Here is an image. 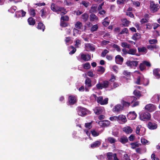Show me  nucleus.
I'll use <instances>...</instances> for the list:
<instances>
[{
  "instance_id": "obj_1",
  "label": "nucleus",
  "mask_w": 160,
  "mask_h": 160,
  "mask_svg": "<svg viewBox=\"0 0 160 160\" xmlns=\"http://www.w3.org/2000/svg\"><path fill=\"white\" fill-rule=\"evenodd\" d=\"M51 8L53 11L56 12L58 14L60 13L61 15L65 14L67 12L64 8L59 7L53 3L52 4Z\"/></svg>"
},
{
  "instance_id": "obj_2",
  "label": "nucleus",
  "mask_w": 160,
  "mask_h": 160,
  "mask_svg": "<svg viewBox=\"0 0 160 160\" xmlns=\"http://www.w3.org/2000/svg\"><path fill=\"white\" fill-rule=\"evenodd\" d=\"M136 100L137 98L134 96L129 97L128 98L127 101L123 100L122 102L123 106L127 107L130 106V103H133Z\"/></svg>"
},
{
  "instance_id": "obj_3",
  "label": "nucleus",
  "mask_w": 160,
  "mask_h": 160,
  "mask_svg": "<svg viewBox=\"0 0 160 160\" xmlns=\"http://www.w3.org/2000/svg\"><path fill=\"white\" fill-rule=\"evenodd\" d=\"M92 95L95 99L97 98V102L100 104L105 105L108 103V98H106L103 100L102 96H101L97 98L96 95L93 94Z\"/></svg>"
},
{
  "instance_id": "obj_4",
  "label": "nucleus",
  "mask_w": 160,
  "mask_h": 160,
  "mask_svg": "<svg viewBox=\"0 0 160 160\" xmlns=\"http://www.w3.org/2000/svg\"><path fill=\"white\" fill-rule=\"evenodd\" d=\"M139 117L140 119L142 121L149 120L151 118L150 114L147 112H142Z\"/></svg>"
},
{
  "instance_id": "obj_5",
  "label": "nucleus",
  "mask_w": 160,
  "mask_h": 160,
  "mask_svg": "<svg viewBox=\"0 0 160 160\" xmlns=\"http://www.w3.org/2000/svg\"><path fill=\"white\" fill-rule=\"evenodd\" d=\"M78 115L83 116L89 113V111L85 108L79 107L78 108Z\"/></svg>"
},
{
  "instance_id": "obj_6",
  "label": "nucleus",
  "mask_w": 160,
  "mask_h": 160,
  "mask_svg": "<svg viewBox=\"0 0 160 160\" xmlns=\"http://www.w3.org/2000/svg\"><path fill=\"white\" fill-rule=\"evenodd\" d=\"M145 129L144 128L139 125L136 128V133L140 136H143L145 134Z\"/></svg>"
},
{
  "instance_id": "obj_7",
  "label": "nucleus",
  "mask_w": 160,
  "mask_h": 160,
  "mask_svg": "<svg viewBox=\"0 0 160 160\" xmlns=\"http://www.w3.org/2000/svg\"><path fill=\"white\" fill-rule=\"evenodd\" d=\"M126 63L128 66L135 69L138 64V62L136 61H129L127 62Z\"/></svg>"
},
{
  "instance_id": "obj_8",
  "label": "nucleus",
  "mask_w": 160,
  "mask_h": 160,
  "mask_svg": "<svg viewBox=\"0 0 160 160\" xmlns=\"http://www.w3.org/2000/svg\"><path fill=\"white\" fill-rule=\"evenodd\" d=\"M77 98L75 96L70 95L68 98L69 105H71L74 104L77 101Z\"/></svg>"
},
{
  "instance_id": "obj_9",
  "label": "nucleus",
  "mask_w": 160,
  "mask_h": 160,
  "mask_svg": "<svg viewBox=\"0 0 160 160\" xmlns=\"http://www.w3.org/2000/svg\"><path fill=\"white\" fill-rule=\"evenodd\" d=\"M107 160H118L116 154H113L112 152H108L107 154Z\"/></svg>"
},
{
  "instance_id": "obj_10",
  "label": "nucleus",
  "mask_w": 160,
  "mask_h": 160,
  "mask_svg": "<svg viewBox=\"0 0 160 160\" xmlns=\"http://www.w3.org/2000/svg\"><path fill=\"white\" fill-rule=\"evenodd\" d=\"M118 121L120 123H124L126 122L127 120L125 116L120 115L117 116Z\"/></svg>"
},
{
  "instance_id": "obj_11",
  "label": "nucleus",
  "mask_w": 160,
  "mask_h": 160,
  "mask_svg": "<svg viewBox=\"0 0 160 160\" xmlns=\"http://www.w3.org/2000/svg\"><path fill=\"white\" fill-rule=\"evenodd\" d=\"M85 48L87 51H94L95 49L94 46L92 44L90 43L85 44Z\"/></svg>"
},
{
  "instance_id": "obj_12",
  "label": "nucleus",
  "mask_w": 160,
  "mask_h": 160,
  "mask_svg": "<svg viewBox=\"0 0 160 160\" xmlns=\"http://www.w3.org/2000/svg\"><path fill=\"white\" fill-rule=\"evenodd\" d=\"M145 109L150 112H152L156 109L155 106L152 104L147 105L145 107Z\"/></svg>"
},
{
  "instance_id": "obj_13",
  "label": "nucleus",
  "mask_w": 160,
  "mask_h": 160,
  "mask_svg": "<svg viewBox=\"0 0 160 160\" xmlns=\"http://www.w3.org/2000/svg\"><path fill=\"white\" fill-rule=\"evenodd\" d=\"M137 115L134 111L130 112L127 115L128 118L131 120L135 119L136 118Z\"/></svg>"
},
{
  "instance_id": "obj_14",
  "label": "nucleus",
  "mask_w": 160,
  "mask_h": 160,
  "mask_svg": "<svg viewBox=\"0 0 160 160\" xmlns=\"http://www.w3.org/2000/svg\"><path fill=\"white\" fill-rule=\"evenodd\" d=\"M123 109V107L120 104L116 105L113 108L112 111L114 112H119Z\"/></svg>"
},
{
  "instance_id": "obj_15",
  "label": "nucleus",
  "mask_w": 160,
  "mask_h": 160,
  "mask_svg": "<svg viewBox=\"0 0 160 160\" xmlns=\"http://www.w3.org/2000/svg\"><path fill=\"white\" fill-rule=\"evenodd\" d=\"M26 14V12L22 10L17 11L16 12L15 17L16 18H18L21 17H24Z\"/></svg>"
},
{
  "instance_id": "obj_16",
  "label": "nucleus",
  "mask_w": 160,
  "mask_h": 160,
  "mask_svg": "<svg viewBox=\"0 0 160 160\" xmlns=\"http://www.w3.org/2000/svg\"><path fill=\"white\" fill-rule=\"evenodd\" d=\"M158 5L155 4L153 2L150 3V8L151 10L153 12L157 11L159 9Z\"/></svg>"
},
{
  "instance_id": "obj_17",
  "label": "nucleus",
  "mask_w": 160,
  "mask_h": 160,
  "mask_svg": "<svg viewBox=\"0 0 160 160\" xmlns=\"http://www.w3.org/2000/svg\"><path fill=\"white\" fill-rule=\"evenodd\" d=\"M103 110L104 108L102 107H97L94 109V111L96 114H99L103 112Z\"/></svg>"
},
{
  "instance_id": "obj_18",
  "label": "nucleus",
  "mask_w": 160,
  "mask_h": 160,
  "mask_svg": "<svg viewBox=\"0 0 160 160\" xmlns=\"http://www.w3.org/2000/svg\"><path fill=\"white\" fill-rule=\"evenodd\" d=\"M143 78V76L142 75L140 74L137 77L136 80L135 81V83L137 84H142V82Z\"/></svg>"
},
{
  "instance_id": "obj_19",
  "label": "nucleus",
  "mask_w": 160,
  "mask_h": 160,
  "mask_svg": "<svg viewBox=\"0 0 160 160\" xmlns=\"http://www.w3.org/2000/svg\"><path fill=\"white\" fill-rule=\"evenodd\" d=\"M81 58L84 61H88L90 59L91 56L88 54H81Z\"/></svg>"
},
{
  "instance_id": "obj_20",
  "label": "nucleus",
  "mask_w": 160,
  "mask_h": 160,
  "mask_svg": "<svg viewBox=\"0 0 160 160\" xmlns=\"http://www.w3.org/2000/svg\"><path fill=\"white\" fill-rule=\"evenodd\" d=\"M123 130V131L127 134L131 133L133 131L132 128L129 126H127L124 127Z\"/></svg>"
},
{
  "instance_id": "obj_21",
  "label": "nucleus",
  "mask_w": 160,
  "mask_h": 160,
  "mask_svg": "<svg viewBox=\"0 0 160 160\" xmlns=\"http://www.w3.org/2000/svg\"><path fill=\"white\" fill-rule=\"evenodd\" d=\"M160 95L158 94H156L153 96L151 99L152 102L153 103L158 102L159 101Z\"/></svg>"
},
{
  "instance_id": "obj_22",
  "label": "nucleus",
  "mask_w": 160,
  "mask_h": 160,
  "mask_svg": "<svg viewBox=\"0 0 160 160\" xmlns=\"http://www.w3.org/2000/svg\"><path fill=\"white\" fill-rule=\"evenodd\" d=\"M116 62L118 64H122L123 61V58L120 55H118L115 57Z\"/></svg>"
},
{
  "instance_id": "obj_23",
  "label": "nucleus",
  "mask_w": 160,
  "mask_h": 160,
  "mask_svg": "<svg viewBox=\"0 0 160 160\" xmlns=\"http://www.w3.org/2000/svg\"><path fill=\"white\" fill-rule=\"evenodd\" d=\"M111 82L108 81H105L103 82L102 84L103 88H108V90H110Z\"/></svg>"
},
{
  "instance_id": "obj_24",
  "label": "nucleus",
  "mask_w": 160,
  "mask_h": 160,
  "mask_svg": "<svg viewBox=\"0 0 160 160\" xmlns=\"http://www.w3.org/2000/svg\"><path fill=\"white\" fill-rule=\"evenodd\" d=\"M154 75L157 78H160V69H155L153 70Z\"/></svg>"
},
{
  "instance_id": "obj_25",
  "label": "nucleus",
  "mask_w": 160,
  "mask_h": 160,
  "mask_svg": "<svg viewBox=\"0 0 160 160\" xmlns=\"http://www.w3.org/2000/svg\"><path fill=\"white\" fill-rule=\"evenodd\" d=\"M148 127L150 129H155L157 127L156 124L155 123L149 122L148 124Z\"/></svg>"
},
{
  "instance_id": "obj_26",
  "label": "nucleus",
  "mask_w": 160,
  "mask_h": 160,
  "mask_svg": "<svg viewBox=\"0 0 160 160\" xmlns=\"http://www.w3.org/2000/svg\"><path fill=\"white\" fill-rule=\"evenodd\" d=\"M128 141V138L125 136H122L119 139V141L123 144L127 142Z\"/></svg>"
},
{
  "instance_id": "obj_27",
  "label": "nucleus",
  "mask_w": 160,
  "mask_h": 160,
  "mask_svg": "<svg viewBox=\"0 0 160 160\" xmlns=\"http://www.w3.org/2000/svg\"><path fill=\"white\" fill-rule=\"evenodd\" d=\"M101 144V141H97L91 145V147L94 148L98 147Z\"/></svg>"
},
{
  "instance_id": "obj_28",
  "label": "nucleus",
  "mask_w": 160,
  "mask_h": 160,
  "mask_svg": "<svg viewBox=\"0 0 160 160\" xmlns=\"http://www.w3.org/2000/svg\"><path fill=\"white\" fill-rule=\"evenodd\" d=\"M85 84L86 87L88 88H90L92 86L91 81L89 78H87L85 81Z\"/></svg>"
},
{
  "instance_id": "obj_29",
  "label": "nucleus",
  "mask_w": 160,
  "mask_h": 160,
  "mask_svg": "<svg viewBox=\"0 0 160 160\" xmlns=\"http://www.w3.org/2000/svg\"><path fill=\"white\" fill-rule=\"evenodd\" d=\"M90 20L91 21H98V18L94 14H92L90 16Z\"/></svg>"
},
{
  "instance_id": "obj_30",
  "label": "nucleus",
  "mask_w": 160,
  "mask_h": 160,
  "mask_svg": "<svg viewBox=\"0 0 160 160\" xmlns=\"http://www.w3.org/2000/svg\"><path fill=\"white\" fill-rule=\"evenodd\" d=\"M159 48V46L156 45H150L147 46V48L151 50H152L154 49H158Z\"/></svg>"
},
{
  "instance_id": "obj_31",
  "label": "nucleus",
  "mask_w": 160,
  "mask_h": 160,
  "mask_svg": "<svg viewBox=\"0 0 160 160\" xmlns=\"http://www.w3.org/2000/svg\"><path fill=\"white\" fill-rule=\"evenodd\" d=\"M28 21L29 25H34L36 23L35 19L32 18H29Z\"/></svg>"
},
{
  "instance_id": "obj_32",
  "label": "nucleus",
  "mask_w": 160,
  "mask_h": 160,
  "mask_svg": "<svg viewBox=\"0 0 160 160\" xmlns=\"http://www.w3.org/2000/svg\"><path fill=\"white\" fill-rule=\"evenodd\" d=\"M137 50L136 48H130L128 50V54L135 55L136 54Z\"/></svg>"
},
{
  "instance_id": "obj_33",
  "label": "nucleus",
  "mask_w": 160,
  "mask_h": 160,
  "mask_svg": "<svg viewBox=\"0 0 160 160\" xmlns=\"http://www.w3.org/2000/svg\"><path fill=\"white\" fill-rule=\"evenodd\" d=\"M37 28L38 29L44 31L45 29V26L42 23L39 22L38 24Z\"/></svg>"
},
{
  "instance_id": "obj_34",
  "label": "nucleus",
  "mask_w": 160,
  "mask_h": 160,
  "mask_svg": "<svg viewBox=\"0 0 160 160\" xmlns=\"http://www.w3.org/2000/svg\"><path fill=\"white\" fill-rule=\"evenodd\" d=\"M138 52H139L146 53L147 51L146 48L144 47H138Z\"/></svg>"
},
{
  "instance_id": "obj_35",
  "label": "nucleus",
  "mask_w": 160,
  "mask_h": 160,
  "mask_svg": "<svg viewBox=\"0 0 160 160\" xmlns=\"http://www.w3.org/2000/svg\"><path fill=\"white\" fill-rule=\"evenodd\" d=\"M97 71L100 74H102L105 71L104 68L102 66H98L97 67Z\"/></svg>"
},
{
  "instance_id": "obj_36",
  "label": "nucleus",
  "mask_w": 160,
  "mask_h": 160,
  "mask_svg": "<svg viewBox=\"0 0 160 160\" xmlns=\"http://www.w3.org/2000/svg\"><path fill=\"white\" fill-rule=\"evenodd\" d=\"M102 23L103 25L105 26H107L108 25L109 23V21L108 17H107L103 20Z\"/></svg>"
},
{
  "instance_id": "obj_37",
  "label": "nucleus",
  "mask_w": 160,
  "mask_h": 160,
  "mask_svg": "<svg viewBox=\"0 0 160 160\" xmlns=\"http://www.w3.org/2000/svg\"><path fill=\"white\" fill-rule=\"evenodd\" d=\"M141 38V35L139 33L135 34L132 37V39L135 40L139 39Z\"/></svg>"
},
{
  "instance_id": "obj_38",
  "label": "nucleus",
  "mask_w": 160,
  "mask_h": 160,
  "mask_svg": "<svg viewBox=\"0 0 160 160\" xmlns=\"http://www.w3.org/2000/svg\"><path fill=\"white\" fill-rule=\"evenodd\" d=\"M134 94L138 98L142 96L140 92L137 90H135L133 92Z\"/></svg>"
},
{
  "instance_id": "obj_39",
  "label": "nucleus",
  "mask_w": 160,
  "mask_h": 160,
  "mask_svg": "<svg viewBox=\"0 0 160 160\" xmlns=\"http://www.w3.org/2000/svg\"><path fill=\"white\" fill-rule=\"evenodd\" d=\"M68 50L70 51L69 52L70 54H72L75 53L76 51V49L73 46H71L68 48Z\"/></svg>"
},
{
  "instance_id": "obj_40",
  "label": "nucleus",
  "mask_w": 160,
  "mask_h": 160,
  "mask_svg": "<svg viewBox=\"0 0 160 160\" xmlns=\"http://www.w3.org/2000/svg\"><path fill=\"white\" fill-rule=\"evenodd\" d=\"M122 24L124 26H128L130 22L129 21L125 18L122 19Z\"/></svg>"
},
{
  "instance_id": "obj_41",
  "label": "nucleus",
  "mask_w": 160,
  "mask_h": 160,
  "mask_svg": "<svg viewBox=\"0 0 160 160\" xmlns=\"http://www.w3.org/2000/svg\"><path fill=\"white\" fill-rule=\"evenodd\" d=\"M102 125L103 127H108L110 124V122L108 120H104L102 122Z\"/></svg>"
},
{
  "instance_id": "obj_42",
  "label": "nucleus",
  "mask_w": 160,
  "mask_h": 160,
  "mask_svg": "<svg viewBox=\"0 0 160 160\" xmlns=\"http://www.w3.org/2000/svg\"><path fill=\"white\" fill-rule=\"evenodd\" d=\"M119 86V84L117 82H114L113 83H111L110 86V90Z\"/></svg>"
},
{
  "instance_id": "obj_43",
  "label": "nucleus",
  "mask_w": 160,
  "mask_h": 160,
  "mask_svg": "<svg viewBox=\"0 0 160 160\" xmlns=\"http://www.w3.org/2000/svg\"><path fill=\"white\" fill-rule=\"evenodd\" d=\"M108 141L111 143H114L116 142V140L112 137H109L108 138Z\"/></svg>"
},
{
  "instance_id": "obj_44",
  "label": "nucleus",
  "mask_w": 160,
  "mask_h": 160,
  "mask_svg": "<svg viewBox=\"0 0 160 160\" xmlns=\"http://www.w3.org/2000/svg\"><path fill=\"white\" fill-rule=\"evenodd\" d=\"M98 28V24H95L93 25L91 28V30L93 32L97 31Z\"/></svg>"
},
{
  "instance_id": "obj_45",
  "label": "nucleus",
  "mask_w": 160,
  "mask_h": 160,
  "mask_svg": "<svg viewBox=\"0 0 160 160\" xmlns=\"http://www.w3.org/2000/svg\"><path fill=\"white\" fill-rule=\"evenodd\" d=\"M65 41L67 45H68L69 44L72 43V42L70 37L66 38L65 39Z\"/></svg>"
},
{
  "instance_id": "obj_46",
  "label": "nucleus",
  "mask_w": 160,
  "mask_h": 160,
  "mask_svg": "<svg viewBox=\"0 0 160 160\" xmlns=\"http://www.w3.org/2000/svg\"><path fill=\"white\" fill-rule=\"evenodd\" d=\"M121 46L123 48H130V45L126 42H122L121 44Z\"/></svg>"
},
{
  "instance_id": "obj_47",
  "label": "nucleus",
  "mask_w": 160,
  "mask_h": 160,
  "mask_svg": "<svg viewBox=\"0 0 160 160\" xmlns=\"http://www.w3.org/2000/svg\"><path fill=\"white\" fill-rule=\"evenodd\" d=\"M142 82V84L145 86H147L149 84V81L147 79H145L143 78Z\"/></svg>"
},
{
  "instance_id": "obj_48",
  "label": "nucleus",
  "mask_w": 160,
  "mask_h": 160,
  "mask_svg": "<svg viewBox=\"0 0 160 160\" xmlns=\"http://www.w3.org/2000/svg\"><path fill=\"white\" fill-rule=\"evenodd\" d=\"M82 26V23L80 22H77L75 24V28L78 29L81 28Z\"/></svg>"
},
{
  "instance_id": "obj_49",
  "label": "nucleus",
  "mask_w": 160,
  "mask_h": 160,
  "mask_svg": "<svg viewBox=\"0 0 160 160\" xmlns=\"http://www.w3.org/2000/svg\"><path fill=\"white\" fill-rule=\"evenodd\" d=\"M140 145V144L138 143L137 142L132 143L131 144V148L133 149L139 147Z\"/></svg>"
},
{
  "instance_id": "obj_50",
  "label": "nucleus",
  "mask_w": 160,
  "mask_h": 160,
  "mask_svg": "<svg viewBox=\"0 0 160 160\" xmlns=\"http://www.w3.org/2000/svg\"><path fill=\"white\" fill-rule=\"evenodd\" d=\"M88 17V15L86 13H85L82 15V18L85 21L87 20Z\"/></svg>"
},
{
  "instance_id": "obj_51",
  "label": "nucleus",
  "mask_w": 160,
  "mask_h": 160,
  "mask_svg": "<svg viewBox=\"0 0 160 160\" xmlns=\"http://www.w3.org/2000/svg\"><path fill=\"white\" fill-rule=\"evenodd\" d=\"M83 67L84 69H87L90 68L91 66L89 62H86L83 65Z\"/></svg>"
},
{
  "instance_id": "obj_52",
  "label": "nucleus",
  "mask_w": 160,
  "mask_h": 160,
  "mask_svg": "<svg viewBox=\"0 0 160 160\" xmlns=\"http://www.w3.org/2000/svg\"><path fill=\"white\" fill-rule=\"evenodd\" d=\"M30 14L33 17L35 16L36 13L35 12V10L34 9L31 8L30 9L29 11Z\"/></svg>"
},
{
  "instance_id": "obj_53",
  "label": "nucleus",
  "mask_w": 160,
  "mask_h": 160,
  "mask_svg": "<svg viewBox=\"0 0 160 160\" xmlns=\"http://www.w3.org/2000/svg\"><path fill=\"white\" fill-rule=\"evenodd\" d=\"M91 133L92 135L94 137L97 136L99 135V133L94 130H92L91 131Z\"/></svg>"
},
{
  "instance_id": "obj_54",
  "label": "nucleus",
  "mask_w": 160,
  "mask_h": 160,
  "mask_svg": "<svg viewBox=\"0 0 160 160\" xmlns=\"http://www.w3.org/2000/svg\"><path fill=\"white\" fill-rule=\"evenodd\" d=\"M141 143L143 144H149V142L145 138H141Z\"/></svg>"
},
{
  "instance_id": "obj_55",
  "label": "nucleus",
  "mask_w": 160,
  "mask_h": 160,
  "mask_svg": "<svg viewBox=\"0 0 160 160\" xmlns=\"http://www.w3.org/2000/svg\"><path fill=\"white\" fill-rule=\"evenodd\" d=\"M97 7L95 6H92L90 10V12H95L97 11Z\"/></svg>"
},
{
  "instance_id": "obj_56",
  "label": "nucleus",
  "mask_w": 160,
  "mask_h": 160,
  "mask_svg": "<svg viewBox=\"0 0 160 160\" xmlns=\"http://www.w3.org/2000/svg\"><path fill=\"white\" fill-rule=\"evenodd\" d=\"M92 122L86 123L85 124V127L86 128L90 129L92 127Z\"/></svg>"
},
{
  "instance_id": "obj_57",
  "label": "nucleus",
  "mask_w": 160,
  "mask_h": 160,
  "mask_svg": "<svg viewBox=\"0 0 160 160\" xmlns=\"http://www.w3.org/2000/svg\"><path fill=\"white\" fill-rule=\"evenodd\" d=\"M139 68L141 71H143L145 69L146 66L143 62L140 64Z\"/></svg>"
},
{
  "instance_id": "obj_58",
  "label": "nucleus",
  "mask_w": 160,
  "mask_h": 160,
  "mask_svg": "<svg viewBox=\"0 0 160 160\" xmlns=\"http://www.w3.org/2000/svg\"><path fill=\"white\" fill-rule=\"evenodd\" d=\"M69 19V17L68 16H62L61 18V21H67Z\"/></svg>"
},
{
  "instance_id": "obj_59",
  "label": "nucleus",
  "mask_w": 160,
  "mask_h": 160,
  "mask_svg": "<svg viewBox=\"0 0 160 160\" xmlns=\"http://www.w3.org/2000/svg\"><path fill=\"white\" fill-rule=\"evenodd\" d=\"M40 12L41 13V16L42 17L45 16L46 15V10L45 9H42L40 11Z\"/></svg>"
},
{
  "instance_id": "obj_60",
  "label": "nucleus",
  "mask_w": 160,
  "mask_h": 160,
  "mask_svg": "<svg viewBox=\"0 0 160 160\" xmlns=\"http://www.w3.org/2000/svg\"><path fill=\"white\" fill-rule=\"evenodd\" d=\"M123 75L126 76L128 78H130L131 76V73L130 72H128L126 71H124L123 72Z\"/></svg>"
},
{
  "instance_id": "obj_61",
  "label": "nucleus",
  "mask_w": 160,
  "mask_h": 160,
  "mask_svg": "<svg viewBox=\"0 0 160 160\" xmlns=\"http://www.w3.org/2000/svg\"><path fill=\"white\" fill-rule=\"evenodd\" d=\"M158 41L156 39H151L149 41V42L150 44L156 43Z\"/></svg>"
},
{
  "instance_id": "obj_62",
  "label": "nucleus",
  "mask_w": 160,
  "mask_h": 160,
  "mask_svg": "<svg viewBox=\"0 0 160 160\" xmlns=\"http://www.w3.org/2000/svg\"><path fill=\"white\" fill-rule=\"evenodd\" d=\"M136 100L134 101L133 102V103H131L132 104L131 105L132 107H135L138 106L139 105V102L138 101H136Z\"/></svg>"
},
{
  "instance_id": "obj_63",
  "label": "nucleus",
  "mask_w": 160,
  "mask_h": 160,
  "mask_svg": "<svg viewBox=\"0 0 160 160\" xmlns=\"http://www.w3.org/2000/svg\"><path fill=\"white\" fill-rule=\"evenodd\" d=\"M81 45V42L79 40L77 39L75 42V46L76 47H79Z\"/></svg>"
},
{
  "instance_id": "obj_64",
  "label": "nucleus",
  "mask_w": 160,
  "mask_h": 160,
  "mask_svg": "<svg viewBox=\"0 0 160 160\" xmlns=\"http://www.w3.org/2000/svg\"><path fill=\"white\" fill-rule=\"evenodd\" d=\"M109 52V51L106 49H105L102 52L101 56L102 57H104L106 54Z\"/></svg>"
}]
</instances>
